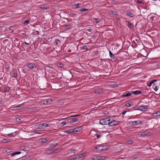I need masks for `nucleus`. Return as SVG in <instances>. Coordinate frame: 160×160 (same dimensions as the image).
Instances as JSON below:
<instances>
[{"mask_svg":"<svg viewBox=\"0 0 160 160\" xmlns=\"http://www.w3.org/2000/svg\"><path fill=\"white\" fill-rule=\"evenodd\" d=\"M119 121L115 120L110 118L109 122L108 123V125L109 126H116L119 124Z\"/></svg>","mask_w":160,"mask_h":160,"instance_id":"1","label":"nucleus"},{"mask_svg":"<svg viewBox=\"0 0 160 160\" xmlns=\"http://www.w3.org/2000/svg\"><path fill=\"white\" fill-rule=\"evenodd\" d=\"M110 118H106L101 120L99 122V124L102 125H108V123Z\"/></svg>","mask_w":160,"mask_h":160,"instance_id":"2","label":"nucleus"},{"mask_svg":"<svg viewBox=\"0 0 160 160\" xmlns=\"http://www.w3.org/2000/svg\"><path fill=\"white\" fill-rule=\"evenodd\" d=\"M23 104L22 103L12 107L13 109H12V110H21L23 108Z\"/></svg>","mask_w":160,"mask_h":160,"instance_id":"3","label":"nucleus"},{"mask_svg":"<svg viewBox=\"0 0 160 160\" xmlns=\"http://www.w3.org/2000/svg\"><path fill=\"white\" fill-rule=\"evenodd\" d=\"M52 102V100L51 99L43 100L42 102L44 104H51Z\"/></svg>","mask_w":160,"mask_h":160,"instance_id":"4","label":"nucleus"},{"mask_svg":"<svg viewBox=\"0 0 160 160\" xmlns=\"http://www.w3.org/2000/svg\"><path fill=\"white\" fill-rule=\"evenodd\" d=\"M70 49H68V52H71L72 50L73 51H75L74 49L73 50V48H75L77 49V47L76 45L74 44H73L72 45H71L70 46Z\"/></svg>","mask_w":160,"mask_h":160,"instance_id":"5","label":"nucleus"},{"mask_svg":"<svg viewBox=\"0 0 160 160\" xmlns=\"http://www.w3.org/2000/svg\"><path fill=\"white\" fill-rule=\"evenodd\" d=\"M26 66L28 68L31 69L34 68L36 67V65L35 64L30 63H27Z\"/></svg>","mask_w":160,"mask_h":160,"instance_id":"6","label":"nucleus"},{"mask_svg":"<svg viewBox=\"0 0 160 160\" xmlns=\"http://www.w3.org/2000/svg\"><path fill=\"white\" fill-rule=\"evenodd\" d=\"M104 146H98L97 147H95V148L97 149L98 151H105L106 149L103 148Z\"/></svg>","mask_w":160,"mask_h":160,"instance_id":"7","label":"nucleus"},{"mask_svg":"<svg viewBox=\"0 0 160 160\" xmlns=\"http://www.w3.org/2000/svg\"><path fill=\"white\" fill-rule=\"evenodd\" d=\"M58 83H52L51 85V88L53 90L58 89Z\"/></svg>","mask_w":160,"mask_h":160,"instance_id":"8","label":"nucleus"},{"mask_svg":"<svg viewBox=\"0 0 160 160\" xmlns=\"http://www.w3.org/2000/svg\"><path fill=\"white\" fill-rule=\"evenodd\" d=\"M157 80L153 79L151 81V86H152V88H153L155 86L158 85Z\"/></svg>","mask_w":160,"mask_h":160,"instance_id":"9","label":"nucleus"},{"mask_svg":"<svg viewBox=\"0 0 160 160\" xmlns=\"http://www.w3.org/2000/svg\"><path fill=\"white\" fill-rule=\"evenodd\" d=\"M82 129V127H80L74 129V133H78Z\"/></svg>","mask_w":160,"mask_h":160,"instance_id":"10","label":"nucleus"},{"mask_svg":"<svg viewBox=\"0 0 160 160\" xmlns=\"http://www.w3.org/2000/svg\"><path fill=\"white\" fill-rule=\"evenodd\" d=\"M109 53L111 57V58L112 59H113L114 60H116L117 59V58L116 57L114 56V54H113L110 51H109Z\"/></svg>","mask_w":160,"mask_h":160,"instance_id":"11","label":"nucleus"},{"mask_svg":"<svg viewBox=\"0 0 160 160\" xmlns=\"http://www.w3.org/2000/svg\"><path fill=\"white\" fill-rule=\"evenodd\" d=\"M15 132H11L10 133H7V134H6V135L10 136V137H14L16 135V134H14V133H15Z\"/></svg>","mask_w":160,"mask_h":160,"instance_id":"12","label":"nucleus"},{"mask_svg":"<svg viewBox=\"0 0 160 160\" xmlns=\"http://www.w3.org/2000/svg\"><path fill=\"white\" fill-rule=\"evenodd\" d=\"M132 95V93L130 92H128L126 94H122L121 96L123 97H128Z\"/></svg>","mask_w":160,"mask_h":160,"instance_id":"13","label":"nucleus"},{"mask_svg":"<svg viewBox=\"0 0 160 160\" xmlns=\"http://www.w3.org/2000/svg\"><path fill=\"white\" fill-rule=\"evenodd\" d=\"M132 93L134 95H138L142 93V92L138 90H137L135 91H132Z\"/></svg>","mask_w":160,"mask_h":160,"instance_id":"14","label":"nucleus"},{"mask_svg":"<svg viewBox=\"0 0 160 160\" xmlns=\"http://www.w3.org/2000/svg\"><path fill=\"white\" fill-rule=\"evenodd\" d=\"M160 114V112H155L154 113H153L152 114V116L153 117H156L158 116H159Z\"/></svg>","mask_w":160,"mask_h":160,"instance_id":"15","label":"nucleus"},{"mask_svg":"<svg viewBox=\"0 0 160 160\" xmlns=\"http://www.w3.org/2000/svg\"><path fill=\"white\" fill-rule=\"evenodd\" d=\"M147 108L143 106H140L138 107V110H145Z\"/></svg>","mask_w":160,"mask_h":160,"instance_id":"16","label":"nucleus"},{"mask_svg":"<svg viewBox=\"0 0 160 160\" xmlns=\"http://www.w3.org/2000/svg\"><path fill=\"white\" fill-rule=\"evenodd\" d=\"M141 135L142 137L148 136L149 135V132H143L141 134Z\"/></svg>","mask_w":160,"mask_h":160,"instance_id":"17","label":"nucleus"},{"mask_svg":"<svg viewBox=\"0 0 160 160\" xmlns=\"http://www.w3.org/2000/svg\"><path fill=\"white\" fill-rule=\"evenodd\" d=\"M151 152H152V154L153 155H156L157 153V150L155 149H152Z\"/></svg>","mask_w":160,"mask_h":160,"instance_id":"18","label":"nucleus"},{"mask_svg":"<svg viewBox=\"0 0 160 160\" xmlns=\"http://www.w3.org/2000/svg\"><path fill=\"white\" fill-rule=\"evenodd\" d=\"M65 132L68 133H73L74 132V129H69L65 131Z\"/></svg>","mask_w":160,"mask_h":160,"instance_id":"19","label":"nucleus"},{"mask_svg":"<svg viewBox=\"0 0 160 160\" xmlns=\"http://www.w3.org/2000/svg\"><path fill=\"white\" fill-rule=\"evenodd\" d=\"M77 13V12H72L70 14V17H75V16H76L77 15V14H76Z\"/></svg>","mask_w":160,"mask_h":160,"instance_id":"20","label":"nucleus"},{"mask_svg":"<svg viewBox=\"0 0 160 160\" xmlns=\"http://www.w3.org/2000/svg\"><path fill=\"white\" fill-rule=\"evenodd\" d=\"M38 128L39 129L44 128L43 123H41L39 124L38 126Z\"/></svg>","mask_w":160,"mask_h":160,"instance_id":"21","label":"nucleus"},{"mask_svg":"<svg viewBox=\"0 0 160 160\" xmlns=\"http://www.w3.org/2000/svg\"><path fill=\"white\" fill-rule=\"evenodd\" d=\"M118 12L115 11H110V14H112L113 15H117Z\"/></svg>","mask_w":160,"mask_h":160,"instance_id":"22","label":"nucleus"},{"mask_svg":"<svg viewBox=\"0 0 160 160\" xmlns=\"http://www.w3.org/2000/svg\"><path fill=\"white\" fill-rule=\"evenodd\" d=\"M127 15L131 17H133L134 16L133 15V14L131 12H127Z\"/></svg>","mask_w":160,"mask_h":160,"instance_id":"23","label":"nucleus"},{"mask_svg":"<svg viewBox=\"0 0 160 160\" xmlns=\"http://www.w3.org/2000/svg\"><path fill=\"white\" fill-rule=\"evenodd\" d=\"M139 121H133L131 122L132 124L133 125H138L139 123Z\"/></svg>","mask_w":160,"mask_h":160,"instance_id":"24","label":"nucleus"},{"mask_svg":"<svg viewBox=\"0 0 160 160\" xmlns=\"http://www.w3.org/2000/svg\"><path fill=\"white\" fill-rule=\"evenodd\" d=\"M21 153V152L20 151L15 152L11 154V156H13L16 155L20 154Z\"/></svg>","mask_w":160,"mask_h":160,"instance_id":"25","label":"nucleus"},{"mask_svg":"<svg viewBox=\"0 0 160 160\" xmlns=\"http://www.w3.org/2000/svg\"><path fill=\"white\" fill-rule=\"evenodd\" d=\"M10 89V88L8 86L6 87L4 89V91L6 92H8Z\"/></svg>","mask_w":160,"mask_h":160,"instance_id":"26","label":"nucleus"},{"mask_svg":"<svg viewBox=\"0 0 160 160\" xmlns=\"http://www.w3.org/2000/svg\"><path fill=\"white\" fill-rule=\"evenodd\" d=\"M48 141L47 138H43L41 139V142L42 143H44Z\"/></svg>","mask_w":160,"mask_h":160,"instance_id":"27","label":"nucleus"},{"mask_svg":"<svg viewBox=\"0 0 160 160\" xmlns=\"http://www.w3.org/2000/svg\"><path fill=\"white\" fill-rule=\"evenodd\" d=\"M156 92L157 91L158 88V85H156V86H155L153 88H152Z\"/></svg>","mask_w":160,"mask_h":160,"instance_id":"28","label":"nucleus"},{"mask_svg":"<svg viewBox=\"0 0 160 160\" xmlns=\"http://www.w3.org/2000/svg\"><path fill=\"white\" fill-rule=\"evenodd\" d=\"M80 3H78L75 4L73 5V6L75 7L74 8H80V7L79 6H80Z\"/></svg>","mask_w":160,"mask_h":160,"instance_id":"29","label":"nucleus"},{"mask_svg":"<svg viewBox=\"0 0 160 160\" xmlns=\"http://www.w3.org/2000/svg\"><path fill=\"white\" fill-rule=\"evenodd\" d=\"M128 26L129 28H130L131 29L134 28V27L133 26V25L130 22L128 23Z\"/></svg>","mask_w":160,"mask_h":160,"instance_id":"30","label":"nucleus"},{"mask_svg":"<svg viewBox=\"0 0 160 160\" xmlns=\"http://www.w3.org/2000/svg\"><path fill=\"white\" fill-rule=\"evenodd\" d=\"M21 119L19 118H17L15 119L14 121L15 122H21Z\"/></svg>","mask_w":160,"mask_h":160,"instance_id":"31","label":"nucleus"},{"mask_svg":"<svg viewBox=\"0 0 160 160\" xmlns=\"http://www.w3.org/2000/svg\"><path fill=\"white\" fill-rule=\"evenodd\" d=\"M58 145V143H55L54 142H53L49 144V146L50 147H55Z\"/></svg>","mask_w":160,"mask_h":160,"instance_id":"32","label":"nucleus"},{"mask_svg":"<svg viewBox=\"0 0 160 160\" xmlns=\"http://www.w3.org/2000/svg\"><path fill=\"white\" fill-rule=\"evenodd\" d=\"M89 10L88 9H86V8H82L80 9V11L81 12H85V11H88Z\"/></svg>","mask_w":160,"mask_h":160,"instance_id":"33","label":"nucleus"},{"mask_svg":"<svg viewBox=\"0 0 160 160\" xmlns=\"http://www.w3.org/2000/svg\"><path fill=\"white\" fill-rule=\"evenodd\" d=\"M132 102H131L130 103H127L125 104V106L126 107H130L132 105Z\"/></svg>","mask_w":160,"mask_h":160,"instance_id":"34","label":"nucleus"},{"mask_svg":"<svg viewBox=\"0 0 160 160\" xmlns=\"http://www.w3.org/2000/svg\"><path fill=\"white\" fill-rule=\"evenodd\" d=\"M9 141H10V140L9 139H3L2 140V142L6 143L8 142H9Z\"/></svg>","mask_w":160,"mask_h":160,"instance_id":"35","label":"nucleus"},{"mask_svg":"<svg viewBox=\"0 0 160 160\" xmlns=\"http://www.w3.org/2000/svg\"><path fill=\"white\" fill-rule=\"evenodd\" d=\"M105 157L104 156H99V160H103L105 159Z\"/></svg>","mask_w":160,"mask_h":160,"instance_id":"36","label":"nucleus"},{"mask_svg":"<svg viewBox=\"0 0 160 160\" xmlns=\"http://www.w3.org/2000/svg\"><path fill=\"white\" fill-rule=\"evenodd\" d=\"M78 121V119L76 118H74L71 120L70 121V123H74Z\"/></svg>","mask_w":160,"mask_h":160,"instance_id":"37","label":"nucleus"},{"mask_svg":"<svg viewBox=\"0 0 160 160\" xmlns=\"http://www.w3.org/2000/svg\"><path fill=\"white\" fill-rule=\"evenodd\" d=\"M94 20H95L96 23H98L100 22L101 20H100V19H99L96 18H94Z\"/></svg>","mask_w":160,"mask_h":160,"instance_id":"38","label":"nucleus"},{"mask_svg":"<svg viewBox=\"0 0 160 160\" xmlns=\"http://www.w3.org/2000/svg\"><path fill=\"white\" fill-rule=\"evenodd\" d=\"M65 27L67 29H69V28H70L71 27V25H70V24H68V25H65Z\"/></svg>","mask_w":160,"mask_h":160,"instance_id":"39","label":"nucleus"},{"mask_svg":"<svg viewBox=\"0 0 160 160\" xmlns=\"http://www.w3.org/2000/svg\"><path fill=\"white\" fill-rule=\"evenodd\" d=\"M84 50L86 51L88 50V48L87 46H84L83 47V48H82Z\"/></svg>","mask_w":160,"mask_h":160,"instance_id":"40","label":"nucleus"},{"mask_svg":"<svg viewBox=\"0 0 160 160\" xmlns=\"http://www.w3.org/2000/svg\"><path fill=\"white\" fill-rule=\"evenodd\" d=\"M47 86L45 85L44 86H40V89H44L46 88Z\"/></svg>","mask_w":160,"mask_h":160,"instance_id":"41","label":"nucleus"},{"mask_svg":"<svg viewBox=\"0 0 160 160\" xmlns=\"http://www.w3.org/2000/svg\"><path fill=\"white\" fill-rule=\"evenodd\" d=\"M55 42L57 44H58L60 42V41L59 39H56Z\"/></svg>","mask_w":160,"mask_h":160,"instance_id":"42","label":"nucleus"},{"mask_svg":"<svg viewBox=\"0 0 160 160\" xmlns=\"http://www.w3.org/2000/svg\"><path fill=\"white\" fill-rule=\"evenodd\" d=\"M43 124H44V128L49 126V125L48 124L44 123H43Z\"/></svg>","mask_w":160,"mask_h":160,"instance_id":"43","label":"nucleus"},{"mask_svg":"<svg viewBox=\"0 0 160 160\" xmlns=\"http://www.w3.org/2000/svg\"><path fill=\"white\" fill-rule=\"evenodd\" d=\"M40 8H42V9H47V8L46 7L44 6H43V5H42L41 6V7H40Z\"/></svg>","mask_w":160,"mask_h":160,"instance_id":"44","label":"nucleus"},{"mask_svg":"<svg viewBox=\"0 0 160 160\" xmlns=\"http://www.w3.org/2000/svg\"><path fill=\"white\" fill-rule=\"evenodd\" d=\"M96 136L98 138H99L101 136V135L100 134H96Z\"/></svg>","mask_w":160,"mask_h":160,"instance_id":"45","label":"nucleus"},{"mask_svg":"<svg viewBox=\"0 0 160 160\" xmlns=\"http://www.w3.org/2000/svg\"><path fill=\"white\" fill-rule=\"evenodd\" d=\"M58 149H56L55 150H54L53 149V151H52V152H54L55 153H56L58 152Z\"/></svg>","mask_w":160,"mask_h":160,"instance_id":"46","label":"nucleus"},{"mask_svg":"<svg viewBox=\"0 0 160 160\" xmlns=\"http://www.w3.org/2000/svg\"><path fill=\"white\" fill-rule=\"evenodd\" d=\"M13 77H14V78H16L17 77V73H13Z\"/></svg>","mask_w":160,"mask_h":160,"instance_id":"47","label":"nucleus"},{"mask_svg":"<svg viewBox=\"0 0 160 160\" xmlns=\"http://www.w3.org/2000/svg\"><path fill=\"white\" fill-rule=\"evenodd\" d=\"M76 151H77V150L74 149L71 150V152L73 153H75L76 152Z\"/></svg>","mask_w":160,"mask_h":160,"instance_id":"48","label":"nucleus"},{"mask_svg":"<svg viewBox=\"0 0 160 160\" xmlns=\"http://www.w3.org/2000/svg\"><path fill=\"white\" fill-rule=\"evenodd\" d=\"M95 160H99V156H95Z\"/></svg>","mask_w":160,"mask_h":160,"instance_id":"49","label":"nucleus"},{"mask_svg":"<svg viewBox=\"0 0 160 160\" xmlns=\"http://www.w3.org/2000/svg\"><path fill=\"white\" fill-rule=\"evenodd\" d=\"M29 22V21L28 20H26L24 22V24L28 23Z\"/></svg>","mask_w":160,"mask_h":160,"instance_id":"50","label":"nucleus"},{"mask_svg":"<svg viewBox=\"0 0 160 160\" xmlns=\"http://www.w3.org/2000/svg\"><path fill=\"white\" fill-rule=\"evenodd\" d=\"M132 143H133V141L132 140H129V141H128V143L129 144H132Z\"/></svg>","mask_w":160,"mask_h":160,"instance_id":"51","label":"nucleus"},{"mask_svg":"<svg viewBox=\"0 0 160 160\" xmlns=\"http://www.w3.org/2000/svg\"><path fill=\"white\" fill-rule=\"evenodd\" d=\"M80 115H75L73 116H72L70 117H77L79 116H80Z\"/></svg>","mask_w":160,"mask_h":160,"instance_id":"52","label":"nucleus"},{"mask_svg":"<svg viewBox=\"0 0 160 160\" xmlns=\"http://www.w3.org/2000/svg\"><path fill=\"white\" fill-rule=\"evenodd\" d=\"M76 159V158H71L70 159H68L67 160H75Z\"/></svg>","mask_w":160,"mask_h":160,"instance_id":"53","label":"nucleus"},{"mask_svg":"<svg viewBox=\"0 0 160 160\" xmlns=\"http://www.w3.org/2000/svg\"><path fill=\"white\" fill-rule=\"evenodd\" d=\"M61 124L63 125H65L66 124V122H61Z\"/></svg>","mask_w":160,"mask_h":160,"instance_id":"54","label":"nucleus"},{"mask_svg":"<svg viewBox=\"0 0 160 160\" xmlns=\"http://www.w3.org/2000/svg\"><path fill=\"white\" fill-rule=\"evenodd\" d=\"M87 30L90 32H91L92 31V30L91 29H87Z\"/></svg>","mask_w":160,"mask_h":160,"instance_id":"55","label":"nucleus"},{"mask_svg":"<svg viewBox=\"0 0 160 160\" xmlns=\"http://www.w3.org/2000/svg\"><path fill=\"white\" fill-rule=\"evenodd\" d=\"M83 156H84V155ZM82 157H83V155L82 153L80 154L79 155V158H81Z\"/></svg>","mask_w":160,"mask_h":160,"instance_id":"56","label":"nucleus"},{"mask_svg":"<svg viewBox=\"0 0 160 160\" xmlns=\"http://www.w3.org/2000/svg\"><path fill=\"white\" fill-rule=\"evenodd\" d=\"M58 103H63V102L62 100H60L58 101Z\"/></svg>","mask_w":160,"mask_h":160,"instance_id":"57","label":"nucleus"},{"mask_svg":"<svg viewBox=\"0 0 160 160\" xmlns=\"http://www.w3.org/2000/svg\"><path fill=\"white\" fill-rule=\"evenodd\" d=\"M137 3L138 4H142V2L140 1H137Z\"/></svg>","mask_w":160,"mask_h":160,"instance_id":"58","label":"nucleus"},{"mask_svg":"<svg viewBox=\"0 0 160 160\" xmlns=\"http://www.w3.org/2000/svg\"><path fill=\"white\" fill-rule=\"evenodd\" d=\"M24 44L27 45H29V44L28 43H27V42H24Z\"/></svg>","mask_w":160,"mask_h":160,"instance_id":"59","label":"nucleus"},{"mask_svg":"<svg viewBox=\"0 0 160 160\" xmlns=\"http://www.w3.org/2000/svg\"><path fill=\"white\" fill-rule=\"evenodd\" d=\"M127 112V111H124L122 113V115H124L126 113V112Z\"/></svg>","mask_w":160,"mask_h":160,"instance_id":"60","label":"nucleus"},{"mask_svg":"<svg viewBox=\"0 0 160 160\" xmlns=\"http://www.w3.org/2000/svg\"><path fill=\"white\" fill-rule=\"evenodd\" d=\"M53 149H50L48 150V151L50 152L51 153H52L53 152H52V151H53Z\"/></svg>","mask_w":160,"mask_h":160,"instance_id":"61","label":"nucleus"},{"mask_svg":"<svg viewBox=\"0 0 160 160\" xmlns=\"http://www.w3.org/2000/svg\"><path fill=\"white\" fill-rule=\"evenodd\" d=\"M94 53L95 54H97L98 53V51H95L94 52Z\"/></svg>","mask_w":160,"mask_h":160,"instance_id":"62","label":"nucleus"},{"mask_svg":"<svg viewBox=\"0 0 160 160\" xmlns=\"http://www.w3.org/2000/svg\"><path fill=\"white\" fill-rule=\"evenodd\" d=\"M36 33H37V35H39V32H38V31H36Z\"/></svg>","mask_w":160,"mask_h":160,"instance_id":"63","label":"nucleus"},{"mask_svg":"<svg viewBox=\"0 0 160 160\" xmlns=\"http://www.w3.org/2000/svg\"><path fill=\"white\" fill-rule=\"evenodd\" d=\"M154 19V17H151V20H153Z\"/></svg>","mask_w":160,"mask_h":160,"instance_id":"64","label":"nucleus"}]
</instances>
